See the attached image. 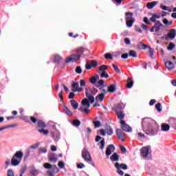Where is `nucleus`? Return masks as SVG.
<instances>
[{
    "label": "nucleus",
    "instance_id": "f257e3e1",
    "mask_svg": "<svg viewBox=\"0 0 176 176\" xmlns=\"http://www.w3.org/2000/svg\"><path fill=\"white\" fill-rule=\"evenodd\" d=\"M98 93V89L97 88L93 87L92 89L85 88V96L87 98H84L81 101V104L83 107L86 105V109H84L85 113H89L90 111V103L94 104V96Z\"/></svg>",
    "mask_w": 176,
    "mask_h": 176
},
{
    "label": "nucleus",
    "instance_id": "f03ea898",
    "mask_svg": "<svg viewBox=\"0 0 176 176\" xmlns=\"http://www.w3.org/2000/svg\"><path fill=\"white\" fill-rule=\"evenodd\" d=\"M151 122L152 120L149 118H144L142 121V126L143 130H146L148 133V135H155L160 130V126L156 123L151 124Z\"/></svg>",
    "mask_w": 176,
    "mask_h": 176
},
{
    "label": "nucleus",
    "instance_id": "7ed1b4c3",
    "mask_svg": "<svg viewBox=\"0 0 176 176\" xmlns=\"http://www.w3.org/2000/svg\"><path fill=\"white\" fill-rule=\"evenodd\" d=\"M44 168H46L47 170H50L47 172V175L49 176H54V174H57L60 171V169L57 167L56 165H51L50 163H45L43 164Z\"/></svg>",
    "mask_w": 176,
    "mask_h": 176
},
{
    "label": "nucleus",
    "instance_id": "20e7f679",
    "mask_svg": "<svg viewBox=\"0 0 176 176\" xmlns=\"http://www.w3.org/2000/svg\"><path fill=\"white\" fill-rule=\"evenodd\" d=\"M76 53L79 57L80 58V56H89L90 54V52L88 51L87 49L80 47L78 48L76 51Z\"/></svg>",
    "mask_w": 176,
    "mask_h": 176
},
{
    "label": "nucleus",
    "instance_id": "39448f33",
    "mask_svg": "<svg viewBox=\"0 0 176 176\" xmlns=\"http://www.w3.org/2000/svg\"><path fill=\"white\" fill-rule=\"evenodd\" d=\"M163 27V24L160 21H157L154 25L150 29L151 32H159L160 28Z\"/></svg>",
    "mask_w": 176,
    "mask_h": 176
},
{
    "label": "nucleus",
    "instance_id": "423d86ee",
    "mask_svg": "<svg viewBox=\"0 0 176 176\" xmlns=\"http://www.w3.org/2000/svg\"><path fill=\"white\" fill-rule=\"evenodd\" d=\"M82 157L85 160V162H91V155H90V153L87 151V149L84 148L82 151Z\"/></svg>",
    "mask_w": 176,
    "mask_h": 176
},
{
    "label": "nucleus",
    "instance_id": "0eeeda50",
    "mask_svg": "<svg viewBox=\"0 0 176 176\" xmlns=\"http://www.w3.org/2000/svg\"><path fill=\"white\" fill-rule=\"evenodd\" d=\"M80 57L77 54H72L70 56L67 57L65 60V63H74V61H78L80 60Z\"/></svg>",
    "mask_w": 176,
    "mask_h": 176
},
{
    "label": "nucleus",
    "instance_id": "6e6552de",
    "mask_svg": "<svg viewBox=\"0 0 176 176\" xmlns=\"http://www.w3.org/2000/svg\"><path fill=\"white\" fill-rule=\"evenodd\" d=\"M120 124H121V129L123 131H126V133H131L132 129L129 124H126V122L124 120H121L120 121Z\"/></svg>",
    "mask_w": 176,
    "mask_h": 176
},
{
    "label": "nucleus",
    "instance_id": "1a4fd4ad",
    "mask_svg": "<svg viewBox=\"0 0 176 176\" xmlns=\"http://www.w3.org/2000/svg\"><path fill=\"white\" fill-rule=\"evenodd\" d=\"M116 133L118 140H120L121 141H124V140H126V135L124 134V132H123V130L118 129H116Z\"/></svg>",
    "mask_w": 176,
    "mask_h": 176
},
{
    "label": "nucleus",
    "instance_id": "9d476101",
    "mask_svg": "<svg viewBox=\"0 0 176 176\" xmlns=\"http://www.w3.org/2000/svg\"><path fill=\"white\" fill-rule=\"evenodd\" d=\"M115 146H113V144H110L107 146V148H106V155L107 156H111V155H112L113 152H115Z\"/></svg>",
    "mask_w": 176,
    "mask_h": 176
},
{
    "label": "nucleus",
    "instance_id": "9b49d317",
    "mask_svg": "<svg viewBox=\"0 0 176 176\" xmlns=\"http://www.w3.org/2000/svg\"><path fill=\"white\" fill-rule=\"evenodd\" d=\"M123 109H124V104L119 103L114 107L113 111H115V113H116L118 112H122Z\"/></svg>",
    "mask_w": 176,
    "mask_h": 176
},
{
    "label": "nucleus",
    "instance_id": "f8f14e48",
    "mask_svg": "<svg viewBox=\"0 0 176 176\" xmlns=\"http://www.w3.org/2000/svg\"><path fill=\"white\" fill-rule=\"evenodd\" d=\"M140 153L143 157H148V155H149V148L146 146L142 147Z\"/></svg>",
    "mask_w": 176,
    "mask_h": 176
},
{
    "label": "nucleus",
    "instance_id": "ddd939ff",
    "mask_svg": "<svg viewBox=\"0 0 176 176\" xmlns=\"http://www.w3.org/2000/svg\"><path fill=\"white\" fill-rule=\"evenodd\" d=\"M23 156H24V154L23 153L22 151H18L15 153V154L13 155L14 157L16 159L19 160L21 162L23 160Z\"/></svg>",
    "mask_w": 176,
    "mask_h": 176
},
{
    "label": "nucleus",
    "instance_id": "4468645a",
    "mask_svg": "<svg viewBox=\"0 0 176 176\" xmlns=\"http://www.w3.org/2000/svg\"><path fill=\"white\" fill-rule=\"evenodd\" d=\"M20 163H21V161H20V160L12 156V157L11 159L12 166H14V167H16V166H19L20 164Z\"/></svg>",
    "mask_w": 176,
    "mask_h": 176
},
{
    "label": "nucleus",
    "instance_id": "2eb2a0df",
    "mask_svg": "<svg viewBox=\"0 0 176 176\" xmlns=\"http://www.w3.org/2000/svg\"><path fill=\"white\" fill-rule=\"evenodd\" d=\"M98 79H100V76L96 74L89 78V82L91 83V85H96V83H97V80H98Z\"/></svg>",
    "mask_w": 176,
    "mask_h": 176
},
{
    "label": "nucleus",
    "instance_id": "dca6fc26",
    "mask_svg": "<svg viewBox=\"0 0 176 176\" xmlns=\"http://www.w3.org/2000/svg\"><path fill=\"white\" fill-rule=\"evenodd\" d=\"M116 114L117 115L118 119H119V120H120V122H122V120H123V119H124V116H126L124 111H119L118 113H116Z\"/></svg>",
    "mask_w": 176,
    "mask_h": 176
},
{
    "label": "nucleus",
    "instance_id": "f3484780",
    "mask_svg": "<svg viewBox=\"0 0 176 176\" xmlns=\"http://www.w3.org/2000/svg\"><path fill=\"white\" fill-rule=\"evenodd\" d=\"M135 22V19L134 18H131V19L126 20V27L129 28H131L133 27V24Z\"/></svg>",
    "mask_w": 176,
    "mask_h": 176
},
{
    "label": "nucleus",
    "instance_id": "a211bd4d",
    "mask_svg": "<svg viewBox=\"0 0 176 176\" xmlns=\"http://www.w3.org/2000/svg\"><path fill=\"white\" fill-rule=\"evenodd\" d=\"M175 35H176L175 29H171L170 32L168 33V37H169L170 39H174V38H175Z\"/></svg>",
    "mask_w": 176,
    "mask_h": 176
},
{
    "label": "nucleus",
    "instance_id": "6ab92c4d",
    "mask_svg": "<svg viewBox=\"0 0 176 176\" xmlns=\"http://www.w3.org/2000/svg\"><path fill=\"white\" fill-rule=\"evenodd\" d=\"M137 46L140 50H145V49L149 47V45H145L142 42H139Z\"/></svg>",
    "mask_w": 176,
    "mask_h": 176
},
{
    "label": "nucleus",
    "instance_id": "aec40b11",
    "mask_svg": "<svg viewBox=\"0 0 176 176\" xmlns=\"http://www.w3.org/2000/svg\"><path fill=\"white\" fill-rule=\"evenodd\" d=\"M170 130V125L168 124L163 123L161 124V131H168Z\"/></svg>",
    "mask_w": 176,
    "mask_h": 176
},
{
    "label": "nucleus",
    "instance_id": "412c9836",
    "mask_svg": "<svg viewBox=\"0 0 176 176\" xmlns=\"http://www.w3.org/2000/svg\"><path fill=\"white\" fill-rule=\"evenodd\" d=\"M48 160L51 162H54V163H56V162H57L58 160V158L57 157H56V155H54V153H51L48 155Z\"/></svg>",
    "mask_w": 176,
    "mask_h": 176
},
{
    "label": "nucleus",
    "instance_id": "4be33fe9",
    "mask_svg": "<svg viewBox=\"0 0 176 176\" xmlns=\"http://www.w3.org/2000/svg\"><path fill=\"white\" fill-rule=\"evenodd\" d=\"M157 3H159V1L148 2L146 4V8L147 9H152L153 8H155Z\"/></svg>",
    "mask_w": 176,
    "mask_h": 176
},
{
    "label": "nucleus",
    "instance_id": "5701e85b",
    "mask_svg": "<svg viewBox=\"0 0 176 176\" xmlns=\"http://www.w3.org/2000/svg\"><path fill=\"white\" fill-rule=\"evenodd\" d=\"M37 126L39 127V129H46L47 127L46 123L41 120L37 122Z\"/></svg>",
    "mask_w": 176,
    "mask_h": 176
},
{
    "label": "nucleus",
    "instance_id": "b1692460",
    "mask_svg": "<svg viewBox=\"0 0 176 176\" xmlns=\"http://www.w3.org/2000/svg\"><path fill=\"white\" fill-rule=\"evenodd\" d=\"M71 106L72 107L73 109H78V107H79V103L76 102L75 100H70Z\"/></svg>",
    "mask_w": 176,
    "mask_h": 176
},
{
    "label": "nucleus",
    "instance_id": "393cba45",
    "mask_svg": "<svg viewBox=\"0 0 176 176\" xmlns=\"http://www.w3.org/2000/svg\"><path fill=\"white\" fill-rule=\"evenodd\" d=\"M110 160L111 162H118L119 160V155H118L116 153H114L111 156H110Z\"/></svg>",
    "mask_w": 176,
    "mask_h": 176
},
{
    "label": "nucleus",
    "instance_id": "a878e982",
    "mask_svg": "<svg viewBox=\"0 0 176 176\" xmlns=\"http://www.w3.org/2000/svg\"><path fill=\"white\" fill-rule=\"evenodd\" d=\"M104 98H105V94L104 93H101L98 94L95 99L96 101H103Z\"/></svg>",
    "mask_w": 176,
    "mask_h": 176
},
{
    "label": "nucleus",
    "instance_id": "bb28decb",
    "mask_svg": "<svg viewBox=\"0 0 176 176\" xmlns=\"http://www.w3.org/2000/svg\"><path fill=\"white\" fill-rule=\"evenodd\" d=\"M165 67L167 69H173L174 68V63L171 61H166L165 62Z\"/></svg>",
    "mask_w": 176,
    "mask_h": 176
},
{
    "label": "nucleus",
    "instance_id": "cd10ccee",
    "mask_svg": "<svg viewBox=\"0 0 176 176\" xmlns=\"http://www.w3.org/2000/svg\"><path fill=\"white\" fill-rule=\"evenodd\" d=\"M116 90V85L112 84L108 87L107 91L109 93H115V91Z\"/></svg>",
    "mask_w": 176,
    "mask_h": 176
},
{
    "label": "nucleus",
    "instance_id": "c85d7f7f",
    "mask_svg": "<svg viewBox=\"0 0 176 176\" xmlns=\"http://www.w3.org/2000/svg\"><path fill=\"white\" fill-rule=\"evenodd\" d=\"M133 85H134V81L132 80L131 78H128L127 83L126 85V87H127V89H131V87H133Z\"/></svg>",
    "mask_w": 176,
    "mask_h": 176
},
{
    "label": "nucleus",
    "instance_id": "c756f323",
    "mask_svg": "<svg viewBox=\"0 0 176 176\" xmlns=\"http://www.w3.org/2000/svg\"><path fill=\"white\" fill-rule=\"evenodd\" d=\"M115 167H116V168H117L118 174H119L120 175H123L124 174L123 170H120V167H119V162H116L115 164Z\"/></svg>",
    "mask_w": 176,
    "mask_h": 176
},
{
    "label": "nucleus",
    "instance_id": "7c9ffc66",
    "mask_svg": "<svg viewBox=\"0 0 176 176\" xmlns=\"http://www.w3.org/2000/svg\"><path fill=\"white\" fill-rule=\"evenodd\" d=\"M105 131L108 135H112L113 134V130L109 126H106Z\"/></svg>",
    "mask_w": 176,
    "mask_h": 176
},
{
    "label": "nucleus",
    "instance_id": "2f4dec72",
    "mask_svg": "<svg viewBox=\"0 0 176 176\" xmlns=\"http://www.w3.org/2000/svg\"><path fill=\"white\" fill-rule=\"evenodd\" d=\"M133 12H127L125 13V20H131V19H134L133 17Z\"/></svg>",
    "mask_w": 176,
    "mask_h": 176
},
{
    "label": "nucleus",
    "instance_id": "473e14b6",
    "mask_svg": "<svg viewBox=\"0 0 176 176\" xmlns=\"http://www.w3.org/2000/svg\"><path fill=\"white\" fill-rule=\"evenodd\" d=\"M64 111L66 115H67V116H72V115H74V113H72V111H71V110H69V109H68L67 106L64 107Z\"/></svg>",
    "mask_w": 176,
    "mask_h": 176
},
{
    "label": "nucleus",
    "instance_id": "72a5a7b5",
    "mask_svg": "<svg viewBox=\"0 0 176 176\" xmlns=\"http://www.w3.org/2000/svg\"><path fill=\"white\" fill-rule=\"evenodd\" d=\"M38 133H41V134H44V135H47L49 134V130L44 129L43 128H41V129L38 130Z\"/></svg>",
    "mask_w": 176,
    "mask_h": 176
},
{
    "label": "nucleus",
    "instance_id": "f704fd0d",
    "mask_svg": "<svg viewBox=\"0 0 176 176\" xmlns=\"http://www.w3.org/2000/svg\"><path fill=\"white\" fill-rule=\"evenodd\" d=\"M129 56L131 57H133V58H137V57H138L137 52H135V51H134V50H131L129 52Z\"/></svg>",
    "mask_w": 176,
    "mask_h": 176
},
{
    "label": "nucleus",
    "instance_id": "c9c22d12",
    "mask_svg": "<svg viewBox=\"0 0 176 176\" xmlns=\"http://www.w3.org/2000/svg\"><path fill=\"white\" fill-rule=\"evenodd\" d=\"M107 70H108V66H107V65H103L99 67V71L101 72H104Z\"/></svg>",
    "mask_w": 176,
    "mask_h": 176
},
{
    "label": "nucleus",
    "instance_id": "e433bc0d",
    "mask_svg": "<svg viewBox=\"0 0 176 176\" xmlns=\"http://www.w3.org/2000/svg\"><path fill=\"white\" fill-rule=\"evenodd\" d=\"M104 58L106 60H113V56H112V54H111V53H106L104 54Z\"/></svg>",
    "mask_w": 176,
    "mask_h": 176
},
{
    "label": "nucleus",
    "instance_id": "4c0bfd02",
    "mask_svg": "<svg viewBox=\"0 0 176 176\" xmlns=\"http://www.w3.org/2000/svg\"><path fill=\"white\" fill-rule=\"evenodd\" d=\"M62 58L61 56H60L59 55H56L54 57V63H56V64H58L60 63V61H61Z\"/></svg>",
    "mask_w": 176,
    "mask_h": 176
},
{
    "label": "nucleus",
    "instance_id": "58836bf2",
    "mask_svg": "<svg viewBox=\"0 0 176 176\" xmlns=\"http://www.w3.org/2000/svg\"><path fill=\"white\" fill-rule=\"evenodd\" d=\"M72 124H73V126H76V127H78V126H80V120H74L72 122Z\"/></svg>",
    "mask_w": 176,
    "mask_h": 176
},
{
    "label": "nucleus",
    "instance_id": "ea45409f",
    "mask_svg": "<svg viewBox=\"0 0 176 176\" xmlns=\"http://www.w3.org/2000/svg\"><path fill=\"white\" fill-rule=\"evenodd\" d=\"M93 124L95 126V129H98V127L101 126V122L100 121L94 120Z\"/></svg>",
    "mask_w": 176,
    "mask_h": 176
},
{
    "label": "nucleus",
    "instance_id": "a19ab883",
    "mask_svg": "<svg viewBox=\"0 0 176 176\" xmlns=\"http://www.w3.org/2000/svg\"><path fill=\"white\" fill-rule=\"evenodd\" d=\"M91 67H92L93 68H96V67H97V65H98V62H97V60H91Z\"/></svg>",
    "mask_w": 176,
    "mask_h": 176
},
{
    "label": "nucleus",
    "instance_id": "79ce46f5",
    "mask_svg": "<svg viewBox=\"0 0 176 176\" xmlns=\"http://www.w3.org/2000/svg\"><path fill=\"white\" fill-rule=\"evenodd\" d=\"M100 149H101L102 151V149H104V147L105 146V139H102L100 142Z\"/></svg>",
    "mask_w": 176,
    "mask_h": 176
},
{
    "label": "nucleus",
    "instance_id": "37998d69",
    "mask_svg": "<svg viewBox=\"0 0 176 176\" xmlns=\"http://www.w3.org/2000/svg\"><path fill=\"white\" fill-rule=\"evenodd\" d=\"M112 67L114 71L117 72V74H120V69H119L116 65L112 64Z\"/></svg>",
    "mask_w": 176,
    "mask_h": 176
},
{
    "label": "nucleus",
    "instance_id": "c03bdc74",
    "mask_svg": "<svg viewBox=\"0 0 176 176\" xmlns=\"http://www.w3.org/2000/svg\"><path fill=\"white\" fill-rule=\"evenodd\" d=\"M175 47V44L173 43H170L168 46L167 47L168 50H173Z\"/></svg>",
    "mask_w": 176,
    "mask_h": 176
},
{
    "label": "nucleus",
    "instance_id": "a18cd8bd",
    "mask_svg": "<svg viewBox=\"0 0 176 176\" xmlns=\"http://www.w3.org/2000/svg\"><path fill=\"white\" fill-rule=\"evenodd\" d=\"M119 146H120V149L122 153L124 154L127 152V149L125 148L124 146L120 145Z\"/></svg>",
    "mask_w": 176,
    "mask_h": 176
},
{
    "label": "nucleus",
    "instance_id": "49530a36",
    "mask_svg": "<svg viewBox=\"0 0 176 176\" xmlns=\"http://www.w3.org/2000/svg\"><path fill=\"white\" fill-rule=\"evenodd\" d=\"M38 153H46L47 152V149L46 148H39L38 149Z\"/></svg>",
    "mask_w": 176,
    "mask_h": 176
},
{
    "label": "nucleus",
    "instance_id": "de8ad7c7",
    "mask_svg": "<svg viewBox=\"0 0 176 176\" xmlns=\"http://www.w3.org/2000/svg\"><path fill=\"white\" fill-rule=\"evenodd\" d=\"M155 109H157V112H160L162 111V104L157 103L155 104Z\"/></svg>",
    "mask_w": 176,
    "mask_h": 176
},
{
    "label": "nucleus",
    "instance_id": "09e8293b",
    "mask_svg": "<svg viewBox=\"0 0 176 176\" xmlns=\"http://www.w3.org/2000/svg\"><path fill=\"white\" fill-rule=\"evenodd\" d=\"M58 166L60 168H64L65 167V164H64V162L63 161H59L58 163Z\"/></svg>",
    "mask_w": 176,
    "mask_h": 176
},
{
    "label": "nucleus",
    "instance_id": "8fccbe9b",
    "mask_svg": "<svg viewBox=\"0 0 176 176\" xmlns=\"http://www.w3.org/2000/svg\"><path fill=\"white\" fill-rule=\"evenodd\" d=\"M7 176H14V172H13V170L8 169L7 172Z\"/></svg>",
    "mask_w": 176,
    "mask_h": 176
},
{
    "label": "nucleus",
    "instance_id": "3c124183",
    "mask_svg": "<svg viewBox=\"0 0 176 176\" xmlns=\"http://www.w3.org/2000/svg\"><path fill=\"white\" fill-rule=\"evenodd\" d=\"M120 168H122V170H127V165L126 164H119Z\"/></svg>",
    "mask_w": 176,
    "mask_h": 176
},
{
    "label": "nucleus",
    "instance_id": "603ef678",
    "mask_svg": "<svg viewBox=\"0 0 176 176\" xmlns=\"http://www.w3.org/2000/svg\"><path fill=\"white\" fill-rule=\"evenodd\" d=\"M100 78H109V75L107 74V72H102V74H100Z\"/></svg>",
    "mask_w": 176,
    "mask_h": 176
},
{
    "label": "nucleus",
    "instance_id": "864d4df0",
    "mask_svg": "<svg viewBox=\"0 0 176 176\" xmlns=\"http://www.w3.org/2000/svg\"><path fill=\"white\" fill-rule=\"evenodd\" d=\"M148 48L149 49L148 53L150 54V57L151 58H153V54H154L153 49H152L151 47H149Z\"/></svg>",
    "mask_w": 176,
    "mask_h": 176
},
{
    "label": "nucleus",
    "instance_id": "5fc2aeb1",
    "mask_svg": "<svg viewBox=\"0 0 176 176\" xmlns=\"http://www.w3.org/2000/svg\"><path fill=\"white\" fill-rule=\"evenodd\" d=\"M10 127H14V125L11 124V125L3 126V127L0 128V131H2V130H5L6 129H10Z\"/></svg>",
    "mask_w": 176,
    "mask_h": 176
},
{
    "label": "nucleus",
    "instance_id": "6e6d98bb",
    "mask_svg": "<svg viewBox=\"0 0 176 176\" xmlns=\"http://www.w3.org/2000/svg\"><path fill=\"white\" fill-rule=\"evenodd\" d=\"M72 87L73 89H78L79 87V83L73 82V84L72 85Z\"/></svg>",
    "mask_w": 176,
    "mask_h": 176
},
{
    "label": "nucleus",
    "instance_id": "4d7b16f0",
    "mask_svg": "<svg viewBox=\"0 0 176 176\" xmlns=\"http://www.w3.org/2000/svg\"><path fill=\"white\" fill-rule=\"evenodd\" d=\"M72 91H74V93L76 91H78L79 93H80V92L83 91V88L78 87L77 89H73Z\"/></svg>",
    "mask_w": 176,
    "mask_h": 176
},
{
    "label": "nucleus",
    "instance_id": "13d9d810",
    "mask_svg": "<svg viewBox=\"0 0 176 176\" xmlns=\"http://www.w3.org/2000/svg\"><path fill=\"white\" fill-rule=\"evenodd\" d=\"M76 74H82V67L80 66H77L76 68Z\"/></svg>",
    "mask_w": 176,
    "mask_h": 176
},
{
    "label": "nucleus",
    "instance_id": "bf43d9fd",
    "mask_svg": "<svg viewBox=\"0 0 176 176\" xmlns=\"http://www.w3.org/2000/svg\"><path fill=\"white\" fill-rule=\"evenodd\" d=\"M38 146H39V142L31 145L30 149H36V148H38Z\"/></svg>",
    "mask_w": 176,
    "mask_h": 176
},
{
    "label": "nucleus",
    "instance_id": "052dcab7",
    "mask_svg": "<svg viewBox=\"0 0 176 176\" xmlns=\"http://www.w3.org/2000/svg\"><path fill=\"white\" fill-rule=\"evenodd\" d=\"M31 122H32V123H36V122H38V119H36V118L34 117V116H30V118Z\"/></svg>",
    "mask_w": 176,
    "mask_h": 176
},
{
    "label": "nucleus",
    "instance_id": "680f3d73",
    "mask_svg": "<svg viewBox=\"0 0 176 176\" xmlns=\"http://www.w3.org/2000/svg\"><path fill=\"white\" fill-rule=\"evenodd\" d=\"M122 1L123 0H112V2H114L116 5H121Z\"/></svg>",
    "mask_w": 176,
    "mask_h": 176
},
{
    "label": "nucleus",
    "instance_id": "e2e57ef3",
    "mask_svg": "<svg viewBox=\"0 0 176 176\" xmlns=\"http://www.w3.org/2000/svg\"><path fill=\"white\" fill-rule=\"evenodd\" d=\"M155 104H156V100L152 99L150 100V102H149L150 107L155 105Z\"/></svg>",
    "mask_w": 176,
    "mask_h": 176
},
{
    "label": "nucleus",
    "instance_id": "0e129e2a",
    "mask_svg": "<svg viewBox=\"0 0 176 176\" xmlns=\"http://www.w3.org/2000/svg\"><path fill=\"white\" fill-rule=\"evenodd\" d=\"M124 43H126V45H130L131 43V41H130V38L126 37L124 40Z\"/></svg>",
    "mask_w": 176,
    "mask_h": 176
},
{
    "label": "nucleus",
    "instance_id": "69168bd1",
    "mask_svg": "<svg viewBox=\"0 0 176 176\" xmlns=\"http://www.w3.org/2000/svg\"><path fill=\"white\" fill-rule=\"evenodd\" d=\"M60 101H63L64 100V96H63V91H60V92L58 94Z\"/></svg>",
    "mask_w": 176,
    "mask_h": 176
},
{
    "label": "nucleus",
    "instance_id": "338daca9",
    "mask_svg": "<svg viewBox=\"0 0 176 176\" xmlns=\"http://www.w3.org/2000/svg\"><path fill=\"white\" fill-rule=\"evenodd\" d=\"M80 85L81 87L86 86V81H85L83 79H81L80 80Z\"/></svg>",
    "mask_w": 176,
    "mask_h": 176
},
{
    "label": "nucleus",
    "instance_id": "774afa93",
    "mask_svg": "<svg viewBox=\"0 0 176 176\" xmlns=\"http://www.w3.org/2000/svg\"><path fill=\"white\" fill-rule=\"evenodd\" d=\"M121 58H124V60H126V58H129V54L127 53L123 54L121 56Z\"/></svg>",
    "mask_w": 176,
    "mask_h": 176
}]
</instances>
